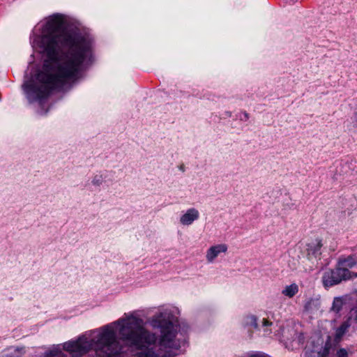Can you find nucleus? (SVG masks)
Segmentation results:
<instances>
[{
  "instance_id": "f257e3e1",
  "label": "nucleus",
  "mask_w": 357,
  "mask_h": 357,
  "mask_svg": "<svg viewBox=\"0 0 357 357\" xmlns=\"http://www.w3.org/2000/svg\"><path fill=\"white\" fill-rule=\"evenodd\" d=\"M142 310L125 313L116 321L65 342L63 349L70 357H81L89 351L94 357H112L120 351L119 340L138 350L133 357H174L180 348L177 339L178 319L170 308H160L149 323L160 330L159 335L145 326ZM43 357H68L59 345L46 351Z\"/></svg>"
},
{
  "instance_id": "f03ea898",
  "label": "nucleus",
  "mask_w": 357,
  "mask_h": 357,
  "mask_svg": "<svg viewBox=\"0 0 357 357\" xmlns=\"http://www.w3.org/2000/svg\"><path fill=\"white\" fill-rule=\"evenodd\" d=\"M40 46L47 59L34 78L22 89L30 103L47 98L52 91L76 80L92 62V43L77 29L67 27L60 14L50 16L42 31Z\"/></svg>"
},
{
  "instance_id": "7ed1b4c3",
  "label": "nucleus",
  "mask_w": 357,
  "mask_h": 357,
  "mask_svg": "<svg viewBox=\"0 0 357 357\" xmlns=\"http://www.w3.org/2000/svg\"><path fill=\"white\" fill-rule=\"evenodd\" d=\"M351 278V272L349 270L341 268L339 266L335 269L326 271L322 277V281L324 287H328Z\"/></svg>"
},
{
  "instance_id": "20e7f679",
  "label": "nucleus",
  "mask_w": 357,
  "mask_h": 357,
  "mask_svg": "<svg viewBox=\"0 0 357 357\" xmlns=\"http://www.w3.org/2000/svg\"><path fill=\"white\" fill-rule=\"evenodd\" d=\"M245 323L255 329L262 331L264 335H270L273 331V323L266 318L262 319L261 325H259L257 322V318L255 315H250L247 317Z\"/></svg>"
},
{
  "instance_id": "39448f33",
  "label": "nucleus",
  "mask_w": 357,
  "mask_h": 357,
  "mask_svg": "<svg viewBox=\"0 0 357 357\" xmlns=\"http://www.w3.org/2000/svg\"><path fill=\"white\" fill-rule=\"evenodd\" d=\"M226 244L221 243L211 246L206 251V259L208 263L214 262L215 259L221 254L227 252Z\"/></svg>"
},
{
  "instance_id": "423d86ee",
  "label": "nucleus",
  "mask_w": 357,
  "mask_h": 357,
  "mask_svg": "<svg viewBox=\"0 0 357 357\" xmlns=\"http://www.w3.org/2000/svg\"><path fill=\"white\" fill-rule=\"evenodd\" d=\"M199 218V211L195 208H190L180 217L179 221L182 225L188 226Z\"/></svg>"
},
{
  "instance_id": "0eeeda50",
  "label": "nucleus",
  "mask_w": 357,
  "mask_h": 357,
  "mask_svg": "<svg viewBox=\"0 0 357 357\" xmlns=\"http://www.w3.org/2000/svg\"><path fill=\"white\" fill-rule=\"evenodd\" d=\"M322 246L321 240L318 238L308 243L306 249L308 259H311L312 257L317 258L319 257L321 254V248Z\"/></svg>"
},
{
  "instance_id": "6e6552de",
  "label": "nucleus",
  "mask_w": 357,
  "mask_h": 357,
  "mask_svg": "<svg viewBox=\"0 0 357 357\" xmlns=\"http://www.w3.org/2000/svg\"><path fill=\"white\" fill-rule=\"evenodd\" d=\"M351 326V318L344 321L336 330L335 339L340 340L346 333Z\"/></svg>"
},
{
  "instance_id": "1a4fd4ad",
  "label": "nucleus",
  "mask_w": 357,
  "mask_h": 357,
  "mask_svg": "<svg viewBox=\"0 0 357 357\" xmlns=\"http://www.w3.org/2000/svg\"><path fill=\"white\" fill-rule=\"evenodd\" d=\"M298 292V286L296 283L287 285L282 291V294L288 298L294 297Z\"/></svg>"
},
{
  "instance_id": "9d476101",
  "label": "nucleus",
  "mask_w": 357,
  "mask_h": 357,
  "mask_svg": "<svg viewBox=\"0 0 357 357\" xmlns=\"http://www.w3.org/2000/svg\"><path fill=\"white\" fill-rule=\"evenodd\" d=\"M24 354V347H11L6 351V353L3 355V357H22Z\"/></svg>"
},
{
  "instance_id": "9b49d317",
  "label": "nucleus",
  "mask_w": 357,
  "mask_h": 357,
  "mask_svg": "<svg viewBox=\"0 0 357 357\" xmlns=\"http://www.w3.org/2000/svg\"><path fill=\"white\" fill-rule=\"evenodd\" d=\"M356 264V260L352 257L341 259L339 260L338 265L341 268L349 270V268H352Z\"/></svg>"
},
{
  "instance_id": "f8f14e48",
  "label": "nucleus",
  "mask_w": 357,
  "mask_h": 357,
  "mask_svg": "<svg viewBox=\"0 0 357 357\" xmlns=\"http://www.w3.org/2000/svg\"><path fill=\"white\" fill-rule=\"evenodd\" d=\"M107 176V172L97 174L93 177L91 183L93 185L100 186L105 181Z\"/></svg>"
},
{
  "instance_id": "ddd939ff",
  "label": "nucleus",
  "mask_w": 357,
  "mask_h": 357,
  "mask_svg": "<svg viewBox=\"0 0 357 357\" xmlns=\"http://www.w3.org/2000/svg\"><path fill=\"white\" fill-rule=\"evenodd\" d=\"M343 301L340 298H335L331 307V310L335 312H339L342 308Z\"/></svg>"
},
{
  "instance_id": "4468645a",
  "label": "nucleus",
  "mask_w": 357,
  "mask_h": 357,
  "mask_svg": "<svg viewBox=\"0 0 357 357\" xmlns=\"http://www.w3.org/2000/svg\"><path fill=\"white\" fill-rule=\"evenodd\" d=\"M304 357H319L318 347L316 346L312 349L306 348L304 353Z\"/></svg>"
},
{
  "instance_id": "2eb2a0df",
  "label": "nucleus",
  "mask_w": 357,
  "mask_h": 357,
  "mask_svg": "<svg viewBox=\"0 0 357 357\" xmlns=\"http://www.w3.org/2000/svg\"><path fill=\"white\" fill-rule=\"evenodd\" d=\"M330 347L327 345L324 347H321V348L318 347V353L319 357H326L329 354Z\"/></svg>"
},
{
  "instance_id": "dca6fc26",
  "label": "nucleus",
  "mask_w": 357,
  "mask_h": 357,
  "mask_svg": "<svg viewBox=\"0 0 357 357\" xmlns=\"http://www.w3.org/2000/svg\"><path fill=\"white\" fill-rule=\"evenodd\" d=\"M337 357H348V353L346 349H340L337 352Z\"/></svg>"
},
{
  "instance_id": "f3484780",
  "label": "nucleus",
  "mask_w": 357,
  "mask_h": 357,
  "mask_svg": "<svg viewBox=\"0 0 357 357\" xmlns=\"http://www.w3.org/2000/svg\"><path fill=\"white\" fill-rule=\"evenodd\" d=\"M248 357H268L263 353L257 352L252 354H250Z\"/></svg>"
},
{
  "instance_id": "a211bd4d",
  "label": "nucleus",
  "mask_w": 357,
  "mask_h": 357,
  "mask_svg": "<svg viewBox=\"0 0 357 357\" xmlns=\"http://www.w3.org/2000/svg\"><path fill=\"white\" fill-rule=\"evenodd\" d=\"M313 303V300L310 299L309 301H307V303H305V309L306 310H310V305L311 304Z\"/></svg>"
},
{
  "instance_id": "6ab92c4d",
  "label": "nucleus",
  "mask_w": 357,
  "mask_h": 357,
  "mask_svg": "<svg viewBox=\"0 0 357 357\" xmlns=\"http://www.w3.org/2000/svg\"><path fill=\"white\" fill-rule=\"evenodd\" d=\"M245 120L248 119L249 114L247 112L243 113Z\"/></svg>"
},
{
  "instance_id": "aec40b11",
  "label": "nucleus",
  "mask_w": 357,
  "mask_h": 357,
  "mask_svg": "<svg viewBox=\"0 0 357 357\" xmlns=\"http://www.w3.org/2000/svg\"><path fill=\"white\" fill-rule=\"evenodd\" d=\"M354 320H355V321L357 323V313H356V317H355V318H354Z\"/></svg>"
}]
</instances>
